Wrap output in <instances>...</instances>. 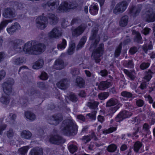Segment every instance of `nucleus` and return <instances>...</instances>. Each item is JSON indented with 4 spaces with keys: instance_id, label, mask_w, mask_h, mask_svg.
Here are the masks:
<instances>
[{
    "instance_id": "nucleus-1",
    "label": "nucleus",
    "mask_w": 155,
    "mask_h": 155,
    "mask_svg": "<svg viewBox=\"0 0 155 155\" xmlns=\"http://www.w3.org/2000/svg\"><path fill=\"white\" fill-rule=\"evenodd\" d=\"M45 47L44 44L33 40L28 41L25 43L22 49L25 54L38 55L44 52Z\"/></svg>"
},
{
    "instance_id": "nucleus-2",
    "label": "nucleus",
    "mask_w": 155,
    "mask_h": 155,
    "mask_svg": "<svg viewBox=\"0 0 155 155\" xmlns=\"http://www.w3.org/2000/svg\"><path fill=\"white\" fill-rule=\"evenodd\" d=\"M62 133L67 136L76 135L78 131V127L72 120L65 119L62 122L60 127Z\"/></svg>"
},
{
    "instance_id": "nucleus-3",
    "label": "nucleus",
    "mask_w": 155,
    "mask_h": 155,
    "mask_svg": "<svg viewBox=\"0 0 155 155\" xmlns=\"http://www.w3.org/2000/svg\"><path fill=\"white\" fill-rule=\"evenodd\" d=\"M121 106L119 103L118 100L115 97H112L108 100L106 103V107H111L109 109L110 113L113 114L115 113Z\"/></svg>"
},
{
    "instance_id": "nucleus-4",
    "label": "nucleus",
    "mask_w": 155,
    "mask_h": 155,
    "mask_svg": "<svg viewBox=\"0 0 155 155\" xmlns=\"http://www.w3.org/2000/svg\"><path fill=\"white\" fill-rule=\"evenodd\" d=\"M98 31L97 27H94L91 30V35L89 38V39L92 41L90 49L95 48L100 41V36L97 34Z\"/></svg>"
},
{
    "instance_id": "nucleus-5",
    "label": "nucleus",
    "mask_w": 155,
    "mask_h": 155,
    "mask_svg": "<svg viewBox=\"0 0 155 155\" xmlns=\"http://www.w3.org/2000/svg\"><path fill=\"white\" fill-rule=\"evenodd\" d=\"M104 49V44L101 43L100 44L99 47L93 51L92 56H93L96 63H98L100 62L101 59L100 58L103 54Z\"/></svg>"
},
{
    "instance_id": "nucleus-6",
    "label": "nucleus",
    "mask_w": 155,
    "mask_h": 155,
    "mask_svg": "<svg viewBox=\"0 0 155 155\" xmlns=\"http://www.w3.org/2000/svg\"><path fill=\"white\" fill-rule=\"evenodd\" d=\"M36 23L38 28L44 29L46 28L48 24L47 18L44 16H39L36 19Z\"/></svg>"
},
{
    "instance_id": "nucleus-7",
    "label": "nucleus",
    "mask_w": 155,
    "mask_h": 155,
    "mask_svg": "<svg viewBox=\"0 0 155 155\" xmlns=\"http://www.w3.org/2000/svg\"><path fill=\"white\" fill-rule=\"evenodd\" d=\"M62 35V32L58 27L54 28L48 34V38L50 39H58Z\"/></svg>"
},
{
    "instance_id": "nucleus-8",
    "label": "nucleus",
    "mask_w": 155,
    "mask_h": 155,
    "mask_svg": "<svg viewBox=\"0 0 155 155\" xmlns=\"http://www.w3.org/2000/svg\"><path fill=\"white\" fill-rule=\"evenodd\" d=\"M14 80L11 78H9L3 83L2 86L5 93L7 95H9L12 92V87L14 84Z\"/></svg>"
},
{
    "instance_id": "nucleus-9",
    "label": "nucleus",
    "mask_w": 155,
    "mask_h": 155,
    "mask_svg": "<svg viewBox=\"0 0 155 155\" xmlns=\"http://www.w3.org/2000/svg\"><path fill=\"white\" fill-rule=\"evenodd\" d=\"M128 4L126 1L124 0L117 4L114 10V13L117 14L124 12L127 8Z\"/></svg>"
},
{
    "instance_id": "nucleus-10",
    "label": "nucleus",
    "mask_w": 155,
    "mask_h": 155,
    "mask_svg": "<svg viewBox=\"0 0 155 155\" xmlns=\"http://www.w3.org/2000/svg\"><path fill=\"white\" fill-rule=\"evenodd\" d=\"M59 4V0H49L45 5L43 7L48 11H52L56 9Z\"/></svg>"
},
{
    "instance_id": "nucleus-11",
    "label": "nucleus",
    "mask_w": 155,
    "mask_h": 155,
    "mask_svg": "<svg viewBox=\"0 0 155 155\" xmlns=\"http://www.w3.org/2000/svg\"><path fill=\"white\" fill-rule=\"evenodd\" d=\"M77 6V5L74 4L72 2L68 3L65 2H62L60 5L59 7V10L61 12H66L68 9L71 8L74 9Z\"/></svg>"
},
{
    "instance_id": "nucleus-12",
    "label": "nucleus",
    "mask_w": 155,
    "mask_h": 155,
    "mask_svg": "<svg viewBox=\"0 0 155 155\" xmlns=\"http://www.w3.org/2000/svg\"><path fill=\"white\" fill-rule=\"evenodd\" d=\"M63 119V117L61 114L54 115L48 120V122L51 124L56 126L59 124Z\"/></svg>"
},
{
    "instance_id": "nucleus-13",
    "label": "nucleus",
    "mask_w": 155,
    "mask_h": 155,
    "mask_svg": "<svg viewBox=\"0 0 155 155\" xmlns=\"http://www.w3.org/2000/svg\"><path fill=\"white\" fill-rule=\"evenodd\" d=\"M132 113L130 112L123 110L120 112L115 117V120L117 122H120L124 119L130 117Z\"/></svg>"
},
{
    "instance_id": "nucleus-14",
    "label": "nucleus",
    "mask_w": 155,
    "mask_h": 155,
    "mask_svg": "<svg viewBox=\"0 0 155 155\" xmlns=\"http://www.w3.org/2000/svg\"><path fill=\"white\" fill-rule=\"evenodd\" d=\"M87 27L86 25L84 24H82L76 28L73 29L72 31L73 36L77 37L82 34Z\"/></svg>"
},
{
    "instance_id": "nucleus-15",
    "label": "nucleus",
    "mask_w": 155,
    "mask_h": 155,
    "mask_svg": "<svg viewBox=\"0 0 155 155\" xmlns=\"http://www.w3.org/2000/svg\"><path fill=\"white\" fill-rule=\"evenodd\" d=\"M2 15L6 18H11L15 17L16 14L14 9L8 8L3 10Z\"/></svg>"
},
{
    "instance_id": "nucleus-16",
    "label": "nucleus",
    "mask_w": 155,
    "mask_h": 155,
    "mask_svg": "<svg viewBox=\"0 0 155 155\" xmlns=\"http://www.w3.org/2000/svg\"><path fill=\"white\" fill-rule=\"evenodd\" d=\"M142 8V5H139L137 6H132L129 10V13L133 17H136L138 15Z\"/></svg>"
},
{
    "instance_id": "nucleus-17",
    "label": "nucleus",
    "mask_w": 155,
    "mask_h": 155,
    "mask_svg": "<svg viewBox=\"0 0 155 155\" xmlns=\"http://www.w3.org/2000/svg\"><path fill=\"white\" fill-rule=\"evenodd\" d=\"M50 142L53 144L59 145L61 143H63L65 140L61 137L56 135L51 137L50 139Z\"/></svg>"
},
{
    "instance_id": "nucleus-18",
    "label": "nucleus",
    "mask_w": 155,
    "mask_h": 155,
    "mask_svg": "<svg viewBox=\"0 0 155 155\" xmlns=\"http://www.w3.org/2000/svg\"><path fill=\"white\" fill-rule=\"evenodd\" d=\"M11 44L15 49H18V51H20L21 49V46L23 45L24 42L23 41L20 39H16L12 41L11 42Z\"/></svg>"
},
{
    "instance_id": "nucleus-19",
    "label": "nucleus",
    "mask_w": 155,
    "mask_h": 155,
    "mask_svg": "<svg viewBox=\"0 0 155 155\" xmlns=\"http://www.w3.org/2000/svg\"><path fill=\"white\" fill-rule=\"evenodd\" d=\"M145 19L148 22H153L155 21V13L152 11H149L146 14Z\"/></svg>"
},
{
    "instance_id": "nucleus-20",
    "label": "nucleus",
    "mask_w": 155,
    "mask_h": 155,
    "mask_svg": "<svg viewBox=\"0 0 155 155\" xmlns=\"http://www.w3.org/2000/svg\"><path fill=\"white\" fill-rule=\"evenodd\" d=\"M20 27V26L18 23L15 22L13 25L9 28H7V31L9 34L12 35L18 30Z\"/></svg>"
},
{
    "instance_id": "nucleus-21",
    "label": "nucleus",
    "mask_w": 155,
    "mask_h": 155,
    "mask_svg": "<svg viewBox=\"0 0 155 155\" xmlns=\"http://www.w3.org/2000/svg\"><path fill=\"white\" fill-rule=\"evenodd\" d=\"M47 17L49 19V23L51 25H55L58 21V17L54 14L49 13L48 14Z\"/></svg>"
},
{
    "instance_id": "nucleus-22",
    "label": "nucleus",
    "mask_w": 155,
    "mask_h": 155,
    "mask_svg": "<svg viewBox=\"0 0 155 155\" xmlns=\"http://www.w3.org/2000/svg\"><path fill=\"white\" fill-rule=\"evenodd\" d=\"M64 62L61 59H57L54 63V68L57 70H61L64 68Z\"/></svg>"
},
{
    "instance_id": "nucleus-23",
    "label": "nucleus",
    "mask_w": 155,
    "mask_h": 155,
    "mask_svg": "<svg viewBox=\"0 0 155 155\" xmlns=\"http://www.w3.org/2000/svg\"><path fill=\"white\" fill-rule=\"evenodd\" d=\"M111 85L110 82L107 81H101L99 85L98 88L100 90H104L109 88Z\"/></svg>"
},
{
    "instance_id": "nucleus-24",
    "label": "nucleus",
    "mask_w": 155,
    "mask_h": 155,
    "mask_svg": "<svg viewBox=\"0 0 155 155\" xmlns=\"http://www.w3.org/2000/svg\"><path fill=\"white\" fill-rule=\"evenodd\" d=\"M68 82L67 79L61 80L57 84L58 87L61 89H65L68 86Z\"/></svg>"
},
{
    "instance_id": "nucleus-25",
    "label": "nucleus",
    "mask_w": 155,
    "mask_h": 155,
    "mask_svg": "<svg viewBox=\"0 0 155 155\" xmlns=\"http://www.w3.org/2000/svg\"><path fill=\"white\" fill-rule=\"evenodd\" d=\"M30 154L31 155H43V149L38 147L33 148L31 150Z\"/></svg>"
},
{
    "instance_id": "nucleus-26",
    "label": "nucleus",
    "mask_w": 155,
    "mask_h": 155,
    "mask_svg": "<svg viewBox=\"0 0 155 155\" xmlns=\"http://www.w3.org/2000/svg\"><path fill=\"white\" fill-rule=\"evenodd\" d=\"M99 104V102L95 101L94 100H92L88 102L87 103V105L90 108L96 110V109L97 108Z\"/></svg>"
},
{
    "instance_id": "nucleus-27",
    "label": "nucleus",
    "mask_w": 155,
    "mask_h": 155,
    "mask_svg": "<svg viewBox=\"0 0 155 155\" xmlns=\"http://www.w3.org/2000/svg\"><path fill=\"white\" fill-rule=\"evenodd\" d=\"M25 115L27 119L31 121L34 120L36 118L35 114L29 111H25Z\"/></svg>"
},
{
    "instance_id": "nucleus-28",
    "label": "nucleus",
    "mask_w": 155,
    "mask_h": 155,
    "mask_svg": "<svg viewBox=\"0 0 155 155\" xmlns=\"http://www.w3.org/2000/svg\"><path fill=\"white\" fill-rule=\"evenodd\" d=\"M44 64V61L42 59H39L32 66V68L34 69H38L41 68Z\"/></svg>"
},
{
    "instance_id": "nucleus-29",
    "label": "nucleus",
    "mask_w": 155,
    "mask_h": 155,
    "mask_svg": "<svg viewBox=\"0 0 155 155\" xmlns=\"http://www.w3.org/2000/svg\"><path fill=\"white\" fill-rule=\"evenodd\" d=\"M128 20V17L127 15L123 16L120 19L119 24L120 26L124 27L127 25Z\"/></svg>"
},
{
    "instance_id": "nucleus-30",
    "label": "nucleus",
    "mask_w": 155,
    "mask_h": 155,
    "mask_svg": "<svg viewBox=\"0 0 155 155\" xmlns=\"http://www.w3.org/2000/svg\"><path fill=\"white\" fill-rule=\"evenodd\" d=\"M76 83L77 86L80 88H81L84 86L85 81L82 78L78 77L76 80Z\"/></svg>"
},
{
    "instance_id": "nucleus-31",
    "label": "nucleus",
    "mask_w": 155,
    "mask_h": 155,
    "mask_svg": "<svg viewBox=\"0 0 155 155\" xmlns=\"http://www.w3.org/2000/svg\"><path fill=\"white\" fill-rule=\"evenodd\" d=\"M32 134L29 131L24 130L21 133V136L22 138L25 139H29L32 136Z\"/></svg>"
},
{
    "instance_id": "nucleus-32",
    "label": "nucleus",
    "mask_w": 155,
    "mask_h": 155,
    "mask_svg": "<svg viewBox=\"0 0 155 155\" xmlns=\"http://www.w3.org/2000/svg\"><path fill=\"white\" fill-rule=\"evenodd\" d=\"M87 37L86 36H83L80 40L79 43L77 45L76 50H78L81 48L84 45L87 40Z\"/></svg>"
},
{
    "instance_id": "nucleus-33",
    "label": "nucleus",
    "mask_w": 155,
    "mask_h": 155,
    "mask_svg": "<svg viewBox=\"0 0 155 155\" xmlns=\"http://www.w3.org/2000/svg\"><path fill=\"white\" fill-rule=\"evenodd\" d=\"M98 11L97 5L94 4L91 5L90 7L89 11L92 15H95L97 14Z\"/></svg>"
},
{
    "instance_id": "nucleus-34",
    "label": "nucleus",
    "mask_w": 155,
    "mask_h": 155,
    "mask_svg": "<svg viewBox=\"0 0 155 155\" xmlns=\"http://www.w3.org/2000/svg\"><path fill=\"white\" fill-rule=\"evenodd\" d=\"M153 74V72L150 70H149L147 71H146L143 79L146 81L148 82L152 77Z\"/></svg>"
},
{
    "instance_id": "nucleus-35",
    "label": "nucleus",
    "mask_w": 155,
    "mask_h": 155,
    "mask_svg": "<svg viewBox=\"0 0 155 155\" xmlns=\"http://www.w3.org/2000/svg\"><path fill=\"white\" fill-rule=\"evenodd\" d=\"M142 143L139 141H137L135 143L134 145V150L136 152H138L142 147Z\"/></svg>"
},
{
    "instance_id": "nucleus-36",
    "label": "nucleus",
    "mask_w": 155,
    "mask_h": 155,
    "mask_svg": "<svg viewBox=\"0 0 155 155\" xmlns=\"http://www.w3.org/2000/svg\"><path fill=\"white\" fill-rule=\"evenodd\" d=\"M124 66L129 68H133L134 67V63L132 60H128L125 61L123 63Z\"/></svg>"
},
{
    "instance_id": "nucleus-37",
    "label": "nucleus",
    "mask_w": 155,
    "mask_h": 155,
    "mask_svg": "<svg viewBox=\"0 0 155 155\" xmlns=\"http://www.w3.org/2000/svg\"><path fill=\"white\" fill-rule=\"evenodd\" d=\"M109 94L108 92H101L98 94V97L100 100H104L107 98L109 96Z\"/></svg>"
},
{
    "instance_id": "nucleus-38",
    "label": "nucleus",
    "mask_w": 155,
    "mask_h": 155,
    "mask_svg": "<svg viewBox=\"0 0 155 155\" xmlns=\"http://www.w3.org/2000/svg\"><path fill=\"white\" fill-rule=\"evenodd\" d=\"M24 58L23 57L18 58L14 60L13 64L17 65H20L24 62Z\"/></svg>"
},
{
    "instance_id": "nucleus-39",
    "label": "nucleus",
    "mask_w": 155,
    "mask_h": 155,
    "mask_svg": "<svg viewBox=\"0 0 155 155\" xmlns=\"http://www.w3.org/2000/svg\"><path fill=\"white\" fill-rule=\"evenodd\" d=\"M117 149V146L116 145L111 144L107 147V150L109 152H114Z\"/></svg>"
},
{
    "instance_id": "nucleus-40",
    "label": "nucleus",
    "mask_w": 155,
    "mask_h": 155,
    "mask_svg": "<svg viewBox=\"0 0 155 155\" xmlns=\"http://www.w3.org/2000/svg\"><path fill=\"white\" fill-rule=\"evenodd\" d=\"M12 21V19L5 20L2 21L0 24V32L3 28L5 27L9 22H11Z\"/></svg>"
},
{
    "instance_id": "nucleus-41",
    "label": "nucleus",
    "mask_w": 155,
    "mask_h": 155,
    "mask_svg": "<svg viewBox=\"0 0 155 155\" xmlns=\"http://www.w3.org/2000/svg\"><path fill=\"white\" fill-rule=\"evenodd\" d=\"M0 101L3 104H8L10 101V98L8 96H2L0 98Z\"/></svg>"
},
{
    "instance_id": "nucleus-42",
    "label": "nucleus",
    "mask_w": 155,
    "mask_h": 155,
    "mask_svg": "<svg viewBox=\"0 0 155 155\" xmlns=\"http://www.w3.org/2000/svg\"><path fill=\"white\" fill-rule=\"evenodd\" d=\"M29 149L28 146H25L22 147L18 150L19 153L21 155H25Z\"/></svg>"
},
{
    "instance_id": "nucleus-43",
    "label": "nucleus",
    "mask_w": 155,
    "mask_h": 155,
    "mask_svg": "<svg viewBox=\"0 0 155 155\" xmlns=\"http://www.w3.org/2000/svg\"><path fill=\"white\" fill-rule=\"evenodd\" d=\"M67 45L66 41L64 39H62V42L60 44H58L57 48L58 49L62 50L65 48Z\"/></svg>"
},
{
    "instance_id": "nucleus-44",
    "label": "nucleus",
    "mask_w": 155,
    "mask_h": 155,
    "mask_svg": "<svg viewBox=\"0 0 155 155\" xmlns=\"http://www.w3.org/2000/svg\"><path fill=\"white\" fill-rule=\"evenodd\" d=\"M122 48V43H120L114 53V57L117 58L120 54Z\"/></svg>"
},
{
    "instance_id": "nucleus-45",
    "label": "nucleus",
    "mask_w": 155,
    "mask_h": 155,
    "mask_svg": "<svg viewBox=\"0 0 155 155\" xmlns=\"http://www.w3.org/2000/svg\"><path fill=\"white\" fill-rule=\"evenodd\" d=\"M120 94L123 97L128 98L132 97L133 96V94L127 91L122 92Z\"/></svg>"
},
{
    "instance_id": "nucleus-46",
    "label": "nucleus",
    "mask_w": 155,
    "mask_h": 155,
    "mask_svg": "<svg viewBox=\"0 0 155 155\" xmlns=\"http://www.w3.org/2000/svg\"><path fill=\"white\" fill-rule=\"evenodd\" d=\"M97 112L96 110H94L91 113L87 114L86 115L92 120H95L96 119V115Z\"/></svg>"
},
{
    "instance_id": "nucleus-47",
    "label": "nucleus",
    "mask_w": 155,
    "mask_h": 155,
    "mask_svg": "<svg viewBox=\"0 0 155 155\" xmlns=\"http://www.w3.org/2000/svg\"><path fill=\"white\" fill-rule=\"evenodd\" d=\"M75 47V45L74 43L70 44L68 50V53L69 55L72 54L74 52V50Z\"/></svg>"
},
{
    "instance_id": "nucleus-48",
    "label": "nucleus",
    "mask_w": 155,
    "mask_h": 155,
    "mask_svg": "<svg viewBox=\"0 0 155 155\" xmlns=\"http://www.w3.org/2000/svg\"><path fill=\"white\" fill-rule=\"evenodd\" d=\"M124 73L129 77L132 80H134L135 78V77L134 75L131 72L127 70L124 69Z\"/></svg>"
},
{
    "instance_id": "nucleus-49",
    "label": "nucleus",
    "mask_w": 155,
    "mask_h": 155,
    "mask_svg": "<svg viewBox=\"0 0 155 155\" xmlns=\"http://www.w3.org/2000/svg\"><path fill=\"white\" fill-rule=\"evenodd\" d=\"M153 48V46L151 44L147 45L146 44H144L143 46V49L145 53H147V50H150Z\"/></svg>"
},
{
    "instance_id": "nucleus-50",
    "label": "nucleus",
    "mask_w": 155,
    "mask_h": 155,
    "mask_svg": "<svg viewBox=\"0 0 155 155\" xmlns=\"http://www.w3.org/2000/svg\"><path fill=\"white\" fill-rule=\"evenodd\" d=\"M142 37L140 34L137 33L135 36L134 41L138 43H141Z\"/></svg>"
},
{
    "instance_id": "nucleus-51",
    "label": "nucleus",
    "mask_w": 155,
    "mask_h": 155,
    "mask_svg": "<svg viewBox=\"0 0 155 155\" xmlns=\"http://www.w3.org/2000/svg\"><path fill=\"white\" fill-rule=\"evenodd\" d=\"M69 98L70 100L73 102H76L78 100V98L75 94L72 93L70 94Z\"/></svg>"
},
{
    "instance_id": "nucleus-52",
    "label": "nucleus",
    "mask_w": 155,
    "mask_h": 155,
    "mask_svg": "<svg viewBox=\"0 0 155 155\" xmlns=\"http://www.w3.org/2000/svg\"><path fill=\"white\" fill-rule=\"evenodd\" d=\"M116 129V127H111L107 130L103 131V133L105 134L110 133L115 131Z\"/></svg>"
},
{
    "instance_id": "nucleus-53",
    "label": "nucleus",
    "mask_w": 155,
    "mask_h": 155,
    "mask_svg": "<svg viewBox=\"0 0 155 155\" xmlns=\"http://www.w3.org/2000/svg\"><path fill=\"white\" fill-rule=\"evenodd\" d=\"M77 147L74 145H71L68 147L69 151L72 153L75 152L77 150Z\"/></svg>"
},
{
    "instance_id": "nucleus-54",
    "label": "nucleus",
    "mask_w": 155,
    "mask_h": 155,
    "mask_svg": "<svg viewBox=\"0 0 155 155\" xmlns=\"http://www.w3.org/2000/svg\"><path fill=\"white\" fill-rule=\"evenodd\" d=\"M148 84L149 83L148 82L145 81H143L141 83L139 88H140L141 90H144L147 88Z\"/></svg>"
},
{
    "instance_id": "nucleus-55",
    "label": "nucleus",
    "mask_w": 155,
    "mask_h": 155,
    "mask_svg": "<svg viewBox=\"0 0 155 155\" xmlns=\"http://www.w3.org/2000/svg\"><path fill=\"white\" fill-rule=\"evenodd\" d=\"M28 101V99L25 97H22L19 100V102L22 105L25 104Z\"/></svg>"
},
{
    "instance_id": "nucleus-56",
    "label": "nucleus",
    "mask_w": 155,
    "mask_h": 155,
    "mask_svg": "<svg viewBox=\"0 0 155 155\" xmlns=\"http://www.w3.org/2000/svg\"><path fill=\"white\" fill-rule=\"evenodd\" d=\"M150 64L149 63L143 62L140 65V68L142 70H144L150 66Z\"/></svg>"
},
{
    "instance_id": "nucleus-57",
    "label": "nucleus",
    "mask_w": 155,
    "mask_h": 155,
    "mask_svg": "<svg viewBox=\"0 0 155 155\" xmlns=\"http://www.w3.org/2000/svg\"><path fill=\"white\" fill-rule=\"evenodd\" d=\"M136 104L137 106L140 107L143 105L144 102L142 100L139 99L136 100Z\"/></svg>"
},
{
    "instance_id": "nucleus-58",
    "label": "nucleus",
    "mask_w": 155,
    "mask_h": 155,
    "mask_svg": "<svg viewBox=\"0 0 155 155\" xmlns=\"http://www.w3.org/2000/svg\"><path fill=\"white\" fill-rule=\"evenodd\" d=\"M37 91L34 88L32 87L28 90V93L30 95L33 96Z\"/></svg>"
},
{
    "instance_id": "nucleus-59",
    "label": "nucleus",
    "mask_w": 155,
    "mask_h": 155,
    "mask_svg": "<svg viewBox=\"0 0 155 155\" xmlns=\"http://www.w3.org/2000/svg\"><path fill=\"white\" fill-rule=\"evenodd\" d=\"M48 77V75L45 72H42L40 76V79L44 80H47Z\"/></svg>"
},
{
    "instance_id": "nucleus-60",
    "label": "nucleus",
    "mask_w": 155,
    "mask_h": 155,
    "mask_svg": "<svg viewBox=\"0 0 155 155\" xmlns=\"http://www.w3.org/2000/svg\"><path fill=\"white\" fill-rule=\"evenodd\" d=\"M71 72L73 75L75 76L79 74V70L76 68H72Z\"/></svg>"
},
{
    "instance_id": "nucleus-61",
    "label": "nucleus",
    "mask_w": 155,
    "mask_h": 155,
    "mask_svg": "<svg viewBox=\"0 0 155 155\" xmlns=\"http://www.w3.org/2000/svg\"><path fill=\"white\" fill-rule=\"evenodd\" d=\"M137 51V48L134 46L130 48L129 50V52L131 54L133 55L135 54Z\"/></svg>"
},
{
    "instance_id": "nucleus-62",
    "label": "nucleus",
    "mask_w": 155,
    "mask_h": 155,
    "mask_svg": "<svg viewBox=\"0 0 155 155\" xmlns=\"http://www.w3.org/2000/svg\"><path fill=\"white\" fill-rule=\"evenodd\" d=\"M7 135L9 138H12L14 135L13 130L12 129H10L7 132Z\"/></svg>"
},
{
    "instance_id": "nucleus-63",
    "label": "nucleus",
    "mask_w": 155,
    "mask_h": 155,
    "mask_svg": "<svg viewBox=\"0 0 155 155\" xmlns=\"http://www.w3.org/2000/svg\"><path fill=\"white\" fill-rule=\"evenodd\" d=\"M84 72L87 77H92L93 79H95V75L93 73H91L90 71L87 70H85Z\"/></svg>"
},
{
    "instance_id": "nucleus-64",
    "label": "nucleus",
    "mask_w": 155,
    "mask_h": 155,
    "mask_svg": "<svg viewBox=\"0 0 155 155\" xmlns=\"http://www.w3.org/2000/svg\"><path fill=\"white\" fill-rule=\"evenodd\" d=\"M81 22V19L78 17H75L71 21V25H73L75 24L79 23Z\"/></svg>"
}]
</instances>
